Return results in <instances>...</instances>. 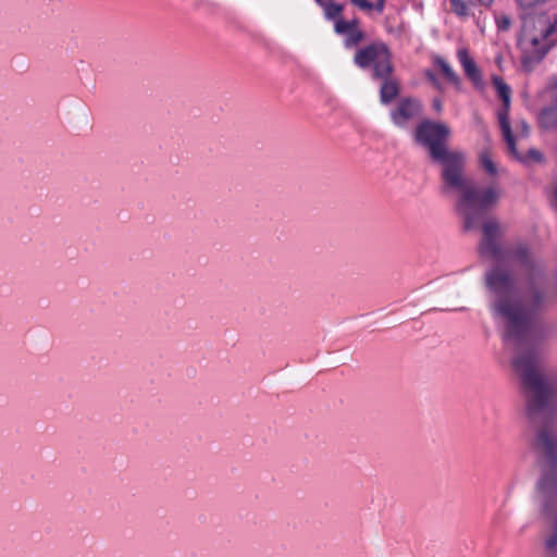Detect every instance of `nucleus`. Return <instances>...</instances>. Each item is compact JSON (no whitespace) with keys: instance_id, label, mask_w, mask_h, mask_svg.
<instances>
[{"instance_id":"f257e3e1","label":"nucleus","mask_w":557,"mask_h":557,"mask_svg":"<svg viewBox=\"0 0 557 557\" xmlns=\"http://www.w3.org/2000/svg\"><path fill=\"white\" fill-rule=\"evenodd\" d=\"M451 135L448 125L431 120H423L414 132L416 141L428 149L433 162L442 169L443 191L460 193L456 205L457 212L463 220L465 231L478 230L487 209L499 199L500 190L496 187L476 188L465 175L466 156L459 150H449L447 141Z\"/></svg>"},{"instance_id":"f03ea898","label":"nucleus","mask_w":557,"mask_h":557,"mask_svg":"<svg viewBox=\"0 0 557 557\" xmlns=\"http://www.w3.org/2000/svg\"><path fill=\"white\" fill-rule=\"evenodd\" d=\"M537 355L535 351L520 354L513 360L515 369L521 374L527 393V413L532 423H544L539 431L537 446L545 454L550 469L539 482L537 490L543 500V512L554 518V532L546 540L549 550L557 549V440L550 435L548 422L557 412L555 394L536 371Z\"/></svg>"},{"instance_id":"7ed1b4c3","label":"nucleus","mask_w":557,"mask_h":557,"mask_svg":"<svg viewBox=\"0 0 557 557\" xmlns=\"http://www.w3.org/2000/svg\"><path fill=\"white\" fill-rule=\"evenodd\" d=\"M484 283L491 295L490 310L493 318L505 323L504 338L519 347L529 344L536 332L534 312L515 296L511 274L495 265L485 272Z\"/></svg>"},{"instance_id":"20e7f679","label":"nucleus","mask_w":557,"mask_h":557,"mask_svg":"<svg viewBox=\"0 0 557 557\" xmlns=\"http://www.w3.org/2000/svg\"><path fill=\"white\" fill-rule=\"evenodd\" d=\"M354 62L360 69L371 66L372 77H385L394 72L391 50L381 40H375L359 48L354 55Z\"/></svg>"},{"instance_id":"39448f33","label":"nucleus","mask_w":557,"mask_h":557,"mask_svg":"<svg viewBox=\"0 0 557 557\" xmlns=\"http://www.w3.org/2000/svg\"><path fill=\"white\" fill-rule=\"evenodd\" d=\"M502 235V226L497 220L485 221L482 224V238L479 244L480 256L496 261L505 260V251L499 243Z\"/></svg>"},{"instance_id":"423d86ee","label":"nucleus","mask_w":557,"mask_h":557,"mask_svg":"<svg viewBox=\"0 0 557 557\" xmlns=\"http://www.w3.org/2000/svg\"><path fill=\"white\" fill-rule=\"evenodd\" d=\"M421 110L422 104L418 99L411 97L403 98L391 112V119L395 125L405 127L409 120L421 113Z\"/></svg>"},{"instance_id":"0eeeda50","label":"nucleus","mask_w":557,"mask_h":557,"mask_svg":"<svg viewBox=\"0 0 557 557\" xmlns=\"http://www.w3.org/2000/svg\"><path fill=\"white\" fill-rule=\"evenodd\" d=\"M550 102L539 113V124L545 129H557V79L549 87Z\"/></svg>"},{"instance_id":"6e6552de","label":"nucleus","mask_w":557,"mask_h":557,"mask_svg":"<svg viewBox=\"0 0 557 557\" xmlns=\"http://www.w3.org/2000/svg\"><path fill=\"white\" fill-rule=\"evenodd\" d=\"M509 108L510 106L503 104V108L498 111V122L504 136V139L507 143L509 152L518 160L525 161L523 157L519 154L516 147L515 136L511 131L510 122H509Z\"/></svg>"},{"instance_id":"1a4fd4ad","label":"nucleus","mask_w":557,"mask_h":557,"mask_svg":"<svg viewBox=\"0 0 557 557\" xmlns=\"http://www.w3.org/2000/svg\"><path fill=\"white\" fill-rule=\"evenodd\" d=\"M382 82L380 88V100L383 104H388L395 100L400 91V84L393 74H387L385 77H373Z\"/></svg>"},{"instance_id":"9d476101","label":"nucleus","mask_w":557,"mask_h":557,"mask_svg":"<svg viewBox=\"0 0 557 557\" xmlns=\"http://www.w3.org/2000/svg\"><path fill=\"white\" fill-rule=\"evenodd\" d=\"M458 60L465 71L466 76L475 85H482V74L474 60L469 55L466 49H459L457 52Z\"/></svg>"},{"instance_id":"9b49d317","label":"nucleus","mask_w":557,"mask_h":557,"mask_svg":"<svg viewBox=\"0 0 557 557\" xmlns=\"http://www.w3.org/2000/svg\"><path fill=\"white\" fill-rule=\"evenodd\" d=\"M505 259L517 261L522 268L530 272L535 268L530 250L524 244H519L508 252H505Z\"/></svg>"},{"instance_id":"f8f14e48","label":"nucleus","mask_w":557,"mask_h":557,"mask_svg":"<svg viewBox=\"0 0 557 557\" xmlns=\"http://www.w3.org/2000/svg\"><path fill=\"white\" fill-rule=\"evenodd\" d=\"M433 64L438 67L444 78L454 85L455 87L459 88L461 81L457 73L454 71L451 65L441 55H435L433 58Z\"/></svg>"},{"instance_id":"ddd939ff","label":"nucleus","mask_w":557,"mask_h":557,"mask_svg":"<svg viewBox=\"0 0 557 557\" xmlns=\"http://www.w3.org/2000/svg\"><path fill=\"white\" fill-rule=\"evenodd\" d=\"M335 34L344 36V47L347 49L357 47L366 38L362 29H346L345 32H335Z\"/></svg>"},{"instance_id":"4468645a","label":"nucleus","mask_w":557,"mask_h":557,"mask_svg":"<svg viewBox=\"0 0 557 557\" xmlns=\"http://www.w3.org/2000/svg\"><path fill=\"white\" fill-rule=\"evenodd\" d=\"M492 83L503 104L510 106L511 88L509 87V85H507L504 82V79L498 75H494L492 77Z\"/></svg>"},{"instance_id":"2eb2a0df","label":"nucleus","mask_w":557,"mask_h":557,"mask_svg":"<svg viewBox=\"0 0 557 557\" xmlns=\"http://www.w3.org/2000/svg\"><path fill=\"white\" fill-rule=\"evenodd\" d=\"M323 10V14L325 20L334 22L343 20L342 13L344 11V5L341 3H336L333 0L329 1L326 4L321 5Z\"/></svg>"},{"instance_id":"dca6fc26","label":"nucleus","mask_w":557,"mask_h":557,"mask_svg":"<svg viewBox=\"0 0 557 557\" xmlns=\"http://www.w3.org/2000/svg\"><path fill=\"white\" fill-rule=\"evenodd\" d=\"M480 165L483 171L490 176H496L498 173V168L496 163L493 161L492 152L488 149H484L480 152L479 156Z\"/></svg>"},{"instance_id":"f3484780","label":"nucleus","mask_w":557,"mask_h":557,"mask_svg":"<svg viewBox=\"0 0 557 557\" xmlns=\"http://www.w3.org/2000/svg\"><path fill=\"white\" fill-rule=\"evenodd\" d=\"M361 29L360 27V21L358 17H354L349 21L341 20L336 21V24L334 25V32H345L346 29Z\"/></svg>"},{"instance_id":"a211bd4d","label":"nucleus","mask_w":557,"mask_h":557,"mask_svg":"<svg viewBox=\"0 0 557 557\" xmlns=\"http://www.w3.org/2000/svg\"><path fill=\"white\" fill-rule=\"evenodd\" d=\"M495 22L499 32H508L511 27V18L509 15L500 13L495 15Z\"/></svg>"},{"instance_id":"6ab92c4d","label":"nucleus","mask_w":557,"mask_h":557,"mask_svg":"<svg viewBox=\"0 0 557 557\" xmlns=\"http://www.w3.org/2000/svg\"><path fill=\"white\" fill-rule=\"evenodd\" d=\"M450 7L458 16L468 15V5L463 0H450Z\"/></svg>"},{"instance_id":"aec40b11","label":"nucleus","mask_w":557,"mask_h":557,"mask_svg":"<svg viewBox=\"0 0 557 557\" xmlns=\"http://www.w3.org/2000/svg\"><path fill=\"white\" fill-rule=\"evenodd\" d=\"M424 77L430 82V84L440 92L444 91L443 84L440 82L437 76L431 70H426L424 72Z\"/></svg>"},{"instance_id":"412c9836","label":"nucleus","mask_w":557,"mask_h":557,"mask_svg":"<svg viewBox=\"0 0 557 557\" xmlns=\"http://www.w3.org/2000/svg\"><path fill=\"white\" fill-rule=\"evenodd\" d=\"M518 5L523 10L534 9L540 4H543L545 0H516Z\"/></svg>"},{"instance_id":"4be33fe9","label":"nucleus","mask_w":557,"mask_h":557,"mask_svg":"<svg viewBox=\"0 0 557 557\" xmlns=\"http://www.w3.org/2000/svg\"><path fill=\"white\" fill-rule=\"evenodd\" d=\"M386 0H375L374 3L370 1V8L368 9H360L364 12H370L372 10H375L379 14H381L385 9Z\"/></svg>"},{"instance_id":"5701e85b","label":"nucleus","mask_w":557,"mask_h":557,"mask_svg":"<svg viewBox=\"0 0 557 557\" xmlns=\"http://www.w3.org/2000/svg\"><path fill=\"white\" fill-rule=\"evenodd\" d=\"M528 158L535 162H542L544 160L543 153L534 148L529 149Z\"/></svg>"},{"instance_id":"b1692460","label":"nucleus","mask_w":557,"mask_h":557,"mask_svg":"<svg viewBox=\"0 0 557 557\" xmlns=\"http://www.w3.org/2000/svg\"><path fill=\"white\" fill-rule=\"evenodd\" d=\"M350 2L357 7L358 9H368L370 8V1L369 0H350Z\"/></svg>"},{"instance_id":"393cba45","label":"nucleus","mask_w":557,"mask_h":557,"mask_svg":"<svg viewBox=\"0 0 557 557\" xmlns=\"http://www.w3.org/2000/svg\"><path fill=\"white\" fill-rule=\"evenodd\" d=\"M432 107L436 113H441L443 111V101L441 98H434L432 101Z\"/></svg>"},{"instance_id":"a878e982","label":"nucleus","mask_w":557,"mask_h":557,"mask_svg":"<svg viewBox=\"0 0 557 557\" xmlns=\"http://www.w3.org/2000/svg\"><path fill=\"white\" fill-rule=\"evenodd\" d=\"M557 32V17L554 20V22L548 26V28L545 32L546 36L552 35L553 33Z\"/></svg>"},{"instance_id":"bb28decb","label":"nucleus","mask_w":557,"mask_h":557,"mask_svg":"<svg viewBox=\"0 0 557 557\" xmlns=\"http://www.w3.org/2000/svg\"><path fill=\"white\" fill-rule=\"evenodd\" d=\"M543 296L542 293L536 290L533 295V302L536 307H539L542 302Z\"/></svg>"},{"instance_id":"cd10ccee","label":"nucleus","mask_w":557,"mask_h":557,"mask_svg":"<svg viewBox=\"0 0 557 557\" xmlns=\"http://www.w3.org/2000/svg\"><path fill=\"white\" fill-rule=\"evenodd\" d=\"M520 126H521V132H522V135L523 136H527L528 133H529V125L527 124L525 121H521L520 122Z\"/></svg>"},{"instance_id":"c85d7f7f","label":"nucleus","mask_w":557,"mask_h":557,"mask_svg":"<svg viewBox=\"0 0 557 557\" xmlns=\"http://www.w3.org/2000/svg\"><path fill=\"white\" fill-rule=\"evenodd\" d=\"M478 1L481 4L486 5V7L491 5L494 2V0H478Z\"/></svg>"}]
</instances>
